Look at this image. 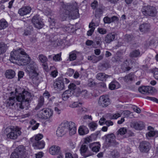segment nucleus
<instances>
[{"label":"nucleus","mask_w":158,"mask_h":158,"mask_svg":"<svg viewBox=\"0 0 158 158\" xmlns=\"http://www.w3.org/2000/svg\"><path fill=\"white\" fill-rule=\"evenodd\" d=\"M31 10V8L30 6H24L19 9L18 13L20 15L23 16L29 14Z\"/></svg>","instance_id":"nucleus-18"},{"label":"nucleus","mask_w":158,"mask_h":158,"mask_svg":"<svg viewBox=\"0 0 158 158\" xmlns=\"http://www.w3.org/2000/svg\"><path fill=\"white\" fill-rule=\"evenodd\" d=\"M15 71L12 69H8L6 70L5 73V77L8 79H12L15 75Z\"/></svg>","instance_id":"nucleus-21"},{"label":"nucleus","mask_w":158,"mask_h":158,"mask_svg":"<svg viewBox=\"0 0 158 158\" xmlns=\"http://www.w3.org/2000/svg\"><path fill=\"white\" fill-rule=\"evenodd\" d=\"M141 11L143 14L145 16L149 15L152 16H155L157 12L155 7L146 5L143 7Z\"/></svg>","instance_id":"nucleus-5"},{"label":"nucleus","mask_w":158,"mask_h":158,"mask_svg":"<svg viewBox=\"0 0 158 158\" xmlns=\"http://www.w3.org/2000/svg\"><path fill=\"white\" fill-rule=\"evenodd\" d=\"M69 89L68 90H70V91L73 92V94L78 96L75 93L77 91V89H76V86L73 83H71L69 86Z\"/></svg>","instance_id":"nucleus-35"},{"label":"nucleus","mask_w":158,"mask_h":158,"mask_svg":"<svg viewBox=\"0 0 158 158\" xmlns=\"http://www.w3.org/2000/svg\"><path fill=\"white\" fill-rule=\"evenodd\" d=\"M149 27V25L147 23H143L139 26V29L141 32H145L147 31Z\"/></svg>","instance_id":"nucleus-32"},{"label":"nucleus","mask_w":158,"mask_h":158,"mask_svg":"<svg viewBox=\"0 0 158 158\" xmlns=\"http://www.w3.org/2000/svg\"><path fill=\"white\" fill-rule=\"evenodd\" d=\"M152 72L153 73L154 78L158 80V69H153L152 70Z\"/></svg>","instance_id":"nucleus-48"},{"label":"nucleus","mask_w":158,"mask_h":158,"mask_svg":"<svg viewBox=\"0 0 158 158\" xmlns=\"http://www.w3.org/2000/svg\"><path fill=\"white\" fill-rule=\"evenodd\" d=\"M99 24L98 23L95 24L93 22L90 23L89 25V27L90 29L87 31V35L88 36H91L94 32L95 29V27L97 26Z\"/></svg>","instance_id":"nucleus-22"},{"label":"nucleus","mask_w":158,"mask_h":158,"mask_svg":"<svg viewBox=\"0 0 158 158\" xmlns=\"http://www.w3.org/2000/svg\"><path fill=\"white\" fill-rule=\"evenodd\" d=\"M24 75V73L23 72L21 71H19L18 73V80H20V79L23 77Z\"/></svg>","instance_id":"nucleus-55"},{"label":"nucleus","mask_w":158,"mask_h":158,"mask_svg":"<svg viewBox=\"0 0 158 158\" xmlns=\"http://www.w3.org/2000/svg\"><path fill=\"white\" fill-rule=\"evenodd\" d=\"M106 124L108 126H112L113 124V123L112 121H108L106 122Z\"/></svg>","instance_id":"nucleus-64"},{"label":"nucleus","mask_w":158,"mask_h":158,"mask_svg":"<svg viewBox=\"0 0 158 158\" xmlns=\"http://www.w3.org/2000/svg\"><path fill=\"white\" fill-rule=\"evenodd\" d=\"M56 107L54 108V110L56 113L59 114L61 112V107L62 106L61 102H59V103L56 104Z\"/></svg>","instance_id":"nucleus-33"},{"label":"nucleus","mask_w":158,"mask_h":158,"mask_svg":"<svg viewBox=\"0 0 158 158\" xmlns=\"http://www.w3.org/2000/svg\"><path fill=\"white\" fill-rule=\"evenodd\" d=\"M73 94V92H71L70 90L65 91L62 95V99L64 101L66 100L69 97L72 96Z\"/></svg>","instance_id":"nucleus-27"},{"label":"nucleus","mask_w":158,"mask_h":158,"mask_svg":"<svg viewBox=\"0 0 158 158\" xmlns=\"http://www.w3.org/2000/svg\"><path fill=\"white\" fill-rule=\"evenodd\" d=\"M4 132L6 134L7 138L15 139L21 135V129L17 127L10 126L7 127Z\"/></svg>","instance_id":"nucleus-3"},{"label":"nucleus","mask_w":158,"mask_h":158,"mask_svg":"<svg viewBox=\"0 0 158 158\" xmlns=\"http://www.w3.org/2000/svg\"><path fill=\"white\" fill-rule=\"evenodd\" d=\"M147 99L148 100L155 102L157 103H158V100L155 98L148 97H147Z\"/></svg>","instance_id":"nucleus-57"},{"label":"nucleus","mask_w":158,"mask_h":158,"mask_svg":"<svg viewBox=\"0 0 158 158\" xmlns=\"http://www.w3.org/2000/svg\"><path fill=\"white\" fill-rule=\"evenodd\" d=\"M44 102V98L42 96H41L39 99L38 105L40 106H41L43 104Z\"/></svg>","instance_id":"nucleus-56"},{"label":"nucleus","mask_w":158,"mask_h":158,"mask_svg":"<svg viewBox=\"0 0 158 158\" xmlns=\"http://www.w3.org/2000/svg\"><path fill=\"white\" fill-rule=\"evenodd\" d=\"M52 114V110L49 108H46L39 111L37 115L39 118L46 119L50 118Z\"/></svg>","instance_id":"nucleus-4"},{"label":"nucleus","mask_w":158,"mask_h":158,"mask_svg":"<svg viewBox=\"0 0 158 158\" xmlns=\"http://www.w3.org/2000/svg\"><path fill=\"white\" fill-rule=\"evenodd\" d=\"M32 21L35 27L38 29H41L43 26L44 24L40 18L39 15L35 16L32 19Z\"/></svg>","instance_id":"nucleus-7"},{"label":"nucleus","mask_w":158,"mask_h":158,"mask_svg":"<svg viewBox=\"0 0 158 158\" xmlns=\"http://www.w3.org/2000/svg\"><path fill=\"white\" fill-rule=\"evenodd\" d=\"M50 69L52 71L50 75L53 77H56L58 75V72L57 69L54 66L50 67Z\"/></svg>","instance_id":"nucleus-31"},{"label":"nucleus","mask_w":158,"mask_h":158,"mask_svg":"<svg viewBox=\"0 0 158 158\" xmlns=\"http://www.w3.org/2000/svg\"><path fill=\"white\" fill-rule=\"evenodd\" d=\"M105 137H106V141L108 142L109 143L111 144V145H113L115 138V136L114 134H111L105 135Z\"/></svg>","instance_id":"nucleus-24"},{"label":"nucleus","mask_w":158,"mask_h":158,"mask_svg":"<svg viewBox=\"0 0 158 158\" xmlns=\"http://www.w3.org/2000/svg\"><path fill=\"white\" fill-rule=\"evenodd\" d=\"M89 146L93 152L96 153L99 151L101 145L99 142H94L89 144Z\"/></svg>","instance_id":"nucleus-14"},{"label":"nucleus","mask_w":158,"mask_h":158,"mask_svg":"<svg viewBox=\"0 0 158 158\" xmlns=\"http://www.w3.org/2000/svg\"><path fill=\"white\" fill-rule=\"evenodd\" d=\"M38 58L40 61L43 63L42 65L44 69L46 71H48V67L46 63L47 61V58L44 55L41 54L39 56Z\"/></svg>","instance_id":"nucleus-15"},{"label":"nucleus","mask_w":158,"mask_h":158,"mask_svg":"<svg viewBox=\"0 0 158 158\" xmlns=\"http://www.w3.org/2000/svg\"><path fill=\"white\" fill-rule=\"evenodd\" d=\"M120 87L119 83L116 81H113L109 84V88L111 90L117 89Z\"/></svg>","instance_id":"nucleus-28"},{"label":"nucleus","mask_w":158,"mask_h":158,"mask_svg":"<svg viewBox=\"0 0 158 158\" xmlns=\"http://www.w3.org/2000/svg\"><path fill=\"white\" fill-rule=\"evenodd\" d=\"M127 129L125 127H122L120 128L117 131L118 136L122 135L127 132Z\"/></svg>","instance_id":"nucleus-38"},{"label":"nucleus","mask_w":158,"mask_h":158,"mask_svg":"<svg viewBox=\"0 0 158 158\" xmlns=\"http://www.w3.org/2000/svg\"><path fill=\"white\" fill-rule=\"evenodd\" d=\"M137 78V77L133 74H130L128 76H126L125 77V79L127 82L129 81L134 80Z\"/></svg>","instance_id":"nucleus-37"},{"label":"nucleus","mask_w":158,"mask_h":158,"mask_svg":"<svg viewBox=\"0 0 158 158\" xmlns=\"http://www.w3.org/2000/svg\"><path fill=\"white\" fill-rule=\"evenodd\" d=\"M89 132L88 128L85 126H80L78 129V133L80 135H84L88 134Z\"/></svg>","instance_id":"nucleus-19"},{"label":"nucleus","mask_w":158,"mask_h":158,"mask_svg":"<svg viewBox=\"0 0 158 158\" xmlns=\"http://www.w3.org/2000/svg\"><path fill=\"white\" fill-rule=\"evenodd\" d=\"M32 143L33 147L35 149H42L44 148L45 145V143L44 140L37 141Z\"/></svg>","instance_id":"nucleus-17"},{"label":"nucleus","mask_w":158,"mask_h":158,"mask_svg":"<svg viewBox=\"0 0 158 158\" xmlns=\"http://www.w3.org/2000/svg\"><path fill=\"white\" fill-rule=\"evenodd\" d=\"M148 129L149 130H151L149 132L146 134V136L151 137L153 136L157 137L158 135V131H154L153 128L151 126H149L148 127Z\"/></svg>","instance_id":"nucleus-23"},{"label":"nucleus","mask_w":158,"mask_h":158,"mask_svg":"<svg viewBox=\"0 0 158 158\" xmlns=\"http://www.w3.org/2000/svg\"><path fill=\"white\" fill-rule=\"evenodd\" d=\"M156 89L154 88L149 86H143L140 87L139 88V92L143 94L146 93H152Z\"/></svg>","instance_id":"nucleus-12"},{"label":"nucleus","mask_w":158,"mask_h":158,"mask_svg":"<svg viewBox=\"0 0 158 158\" xmlns=\"http://www.w3.org/2000/svg\"><path fill=\"white\" fill-rule=\"evenodd\" d=\"M80 151L81 155L85 157L92 155V153L89 150L88 146L86 145H82L80 148Z\"/></svg>","instance_id":"nucleus-10"},{"label":"nucleus","mask_w":158,"mask_h":158,"mask_svg":"<svg viewBox=\"0 0 158 158\" xmlns=\"http://www.w3.org/2000/svg\"><path fill=\"white\" fill-rule=\"evenodd\" d=\"M10 60L19 65H27L26 71L33 81L38 80L37 67L36 63L21 48L14 50L10 53Z\"/></svg>","instance_id":"nucleus-1"},{"label":"nucleus","mask_w":158,"mask_h":158,"mask_svg":"<svg viewBox=\"0 0 158 158\" xmlns=\"http://www.w3.org/2000/svg\"><path fill=\"white\" fill-rule=\"evenodd\" d=\"M139 147L140 150L142 152H147L149 149L150 144L146 142H142L140 143Z\"/></svg>","instance_id":"nucleus-16"},{"label":"nucleus","mask_w":158,"mask_h":158,"mask_svg":"<svg viewBox=\"0 0 158 158\" xmlns=\"http://www.w3.org/2000/svg\"><path fill=\"white\" fill-rule=\"evenodd\" d=\"M30 115L29 113L25 114L19 116L20 118H23L29 117Z\"/></svg>","instance_id":"nucleus-62"},{"label":"nucleus","mask_w":158,"mask_h":158,"mask_svg":"<svg viewBox=\"0 0 158 158\" xmlns=\"http://www.w3.org/2000/svg\"><path fill=\"white\" fill-rule=\"evenodd\" d=\"M140 55V52L138 50H135L132 52L130 55L131 57H136Z\"/></svg>","instance_id":"nucleus-47"},{"label":"nucleus","mask_w":158,"mask_h":158,"mask_svg":"<svg viewBox=\"0 0 158 158\" xmlns=\"http://www.w3.org/2000/svg\"><path fill=\"white\" fill-rule=\"evenodd\" d=\"M73 73V70L71 69H69L67 72V74L69 76H72Z\"/></svg>","instance_id":"nucleus-58"},{"label":"nucleus","mask_w":158,"mask_h":158,"mask_svg":"<svg viewBox=\"0 0 158 158\" xmlns=\"http://www.w3.org/2000/svg\"><path fill=\"white\" fill-rule=\"evenodd\" d=\"M116 35L112 33L107 34L105 37L104 41L106 43H109L113 41L115 39Z\"/></svg>","instance_id":"nucleus-25"},{"label":"nucleus","mask_w":158,"mask_h":158,"mask_svg":"<svg viewBox=\"0 0 158 158\" xmlns=\"http://www.w3.org/2000/svg\"><path fill=\"white\" fill-rule=\"evenodd\" d=\"M88 127L91 131H94L97 128L98 124L96 122H91L88 124Z\"/></svg>","instance_id":"nucleus-36"},{"label":"nucleus","mask_w":158,"mask_h":158,"mask_svg":"<svg viewBox=\"0 0 158 158\" xmlns=\"http://www.w3.org/2000/svg\"><path fill=\"white\" fill-rule=\"evenodd\" d=\"M99 105L103 107H106L110 104V101L107 95H102L100 96L98 102Z\"/></svg>","instance_id":"nucleus-6"},{"label":"nucleus","mask_w":158,"mask_h":158,"mask_svg":"<svg viewBox=\"0 0 158 158\" xmlns=\"http://www.w3.org/2000/svg\"><path fill=\"white\" fill-rule=\"evenodd\" d=\"M53 85L55 89L57 90H62L64 87L63 80L61 78L56 79L54 82Z\"/></svg>","instance_id":"nucleus-11"},{"label":"nucleus","mask_w":158,"mask_h":158,"mask_svg":"<svg viewBox=\"0 0 158 158\" xmlns=\"http://www.w3.org/2000/svg\"><path fill=\"white\" fill-rule=\"evenodd\" d=\"M7 48V46L3 43H2L0 44V54L5 52Z\"/></svg>","instance_id":"nucleus-41"},{"label":"nucleus","mask_w":158,"mask_h":158,"mask_svg":"<svg viewBox=\"0 0 158 158\" xmlns=\"http://www.w3.org/2000/svg\"><path fill=\"white\" fill-rule=\"evenodd\" d=\"M82 103H79L77 102H74L69 105V106L71 108H75L79 106V104H81Z\"/></svg>","instance_id":"nucleus-50"},{"label":"nucleus","mask_w":158,"mask_h":158,"mask_svg":"<svg viewBox=\"0 0 158 158\" xmlns=\"http://www.w3.org/2000/svg\"><path fill=\"white\" fill-rule=\"evenodd\" d=\"M43 137V135L42 134H38L35 135L32 137L30 139L31 141L33 143L34 142H36L39 141V140L42 139Z\"/></svg>","instance_id":"nucleus-26"},{"label":"nucleus","mask_w":158,"mask_h":158,"mask_svg":"<svg viewBox=\"0 0 158 158\" xmlns=\"http://www.w3.org/2000/svg\"><path fill=\"white\" fill-rule=\"evenodd\" d=\"M109 77V76L106 75L104 73H100L97 74L96 78L98 80L103 81L105 80L106 79Z\"/></svg>","instance_id":"nucleus-30"},{"label":"nucleus","mask_w":158,"mask_h":158,"mask_svg":"<svg viewBox=\"0 0 158 158\" xmlns=\"http://www.w3.org/2000/svg\"><path fill=\"white\" fill-rule=\"evenodd\" d=\"M98 31L99 33L101 34H104L106 32V30L102 28H98Z\"/></svg>","instance_id":"nucleus-52"},{"label":"nucleus","mask_w":158,"mask_h":158,"mask_svg":"<svg viewBox=\"0 0 158 158\" xmlns=\"http://www.w3.org/2000/svg\"><path fill=\"white\" fill-rule=\"evenodd\" d=\"M66 124L67 127V130H69V134L72 135L75 134L76 132V126L75 123L72 122H66Z\"/></svg>","instance_id":"nucleus-9"},{"label":"nucleus","mask_w":158,"mask_h":158,"mask_svg":"<svg viewBox=\"0 0 158 158\" xmlns=\"http://www.w3.org/2000/svg\"><path fill=\"white\" fill-rule=\"evenodd\" d=\"M7 26L8 23L4 19H2L0 20V30L5 28Z\"/></svg>","instance_id":"nucleus-34"},{"label":"nucleus","mask_w":158,"mask_h":158,"mask_svg":"<svg viewBox=\"0 0 158 158\" xmlns=\"http://www.w3.org/2000/svg\"><path fill=\"white\" fill-rule=\"evenodd\" d=\"M105 122V119L104 118H101L99 121V123L100 125H103Z\"/></svg>","instance_id":"nucleus-61"},{"label":"nucleus","mask_w":158,"mask_h":158,"mask_svg":"<svg viewBox=\"0 0 158 158\" xmlns=\"http://www.w3.org/2000/svg\"><path fill=\"white\" fill-rule=\"evenodd\" d=\"M43 97L45 98H46L47 99H48L49 98V97L50 96L48 92L47 91H46L43 94Z\"/></svg>","instance_id":"nucleus-60"},{"label":"nucleus","mask_w":158,"mask_h":158,"mask_svg":"<svg viewBox=\"0 0 158 158\" xmlns=\"http://www.w3.org/2000/svg\"><path fill=\"white\" fill-rule=\"evenodd\" d=\"M131 114V112L128 110L125 111L124 112L123 114L124 116L125 117H130V115Z\"/></svg>","instance_id":"nucleus-53"},{"label":"nucleus","mask_w":158,"mask_h":158,"mask_svg":"<svg viewBox=\"0 0 158 158\" xmlns=\"http://www.w3.org/2000/svg\"><path fill=\"white\" fill-rule=\"evenodd\" d=\"M86 44L87 45L90 46L93 44L92 41L90 40H88L86 42Z\"/></svg>","instance_id":"nucleus-63"},{"label":"nucleus","mask_w":158,"mask_h":158,"mask_svg":"<svg viewBox=\"0 0 158 158\" xmlns=\"http://www.w3.org/2000/svg\"><path fill=\"white\" fill-rule=\"evenodd\" d=\"M48 21L50 23V27L52 29L53 27L52 26H54L55 24V23L54 20L52 19L51 18H49L48 19Z\"/></svg>","instance_id":"nucleus-49"},{"label":"nucleus","mask_w":158,"mask_h":158,"mask_svg":"<svg viewBox=\"0 0 158 158\" xmlns=\"http://www.w3.org/2000/svg\"><path fill=\"white\" fill-rule=\"evenodd\" d=\"M129 107H131L133 110L136 112L139 113L140 112L141 110L140 109L135 106H124V108H127Z\"/></svg>","instance_id":"nucleus-39"},{"label":"nucleus","mask_w":158,"mask_h":158,"mask_svg":"<svg viewBox=\"0 0 158 158\" xmlns=\"http://www.w3.org/2000/svg\"><path fill=\"white\" fill-rule=\"evenodd\" d=\"M98 5V2L96 1H94L91 5V6L93 9H95Z\"/></svg>","instance_id":"nucleus-59"},{"label":"nucleus","mask_w":158,"mask_h":158,"mask_svg":"<svg viewBox=\"0 0 158 158\" xmlns=\"http://www.w3.org/2000/svg\"><path fill=\"white\" fill-rule=\"evenodd\" d=\"M66 122L62 123L59 126L56 131L57 135L58 137H62L67 131Z\"/></svg>","instance_id":"nucleus-8"},{"label":"nucleus","mask_w":158,"mask_h":158,"mask_svg":"<svg viewBox=\"0 0 158 158\" xmlns=\"http://www.w3.org/2000/svg\"><path fill=\"white\" fill-rule=\"evenodd\" d=\"M31 94L24 89L18 87L15 91H9L4 94V98L6 100L5 103L7 107H11L16 103L17 106L21 109L26 107L27 109L29 106L31 100Z\"/></svg>","instance_id":"nucleus-2"},{"label":"nucleus","mask_w":158,"mask_h":158,"mask_svg":"<svg viewBox=\"0 0 158 158\" xmlns=\"http://www.w3.org/2000/svg\"><path fill=\"white\" fill-rule=\"evenodd\" d=\"M122 111L121 110L119 112L112 114L110 116V118L112 119H117L121 116Z\"/></svg>","instance_id":"nucleus-42"},{"label":"nucleus","mask_w":158,"mask_h":158,"mask_svg":"<svg viewBox=\"0 0 158 158\" xmlns=\"http://www.w3.org/2000/svg\"><path fill=\"white\" fill-rule=\"evenodd\" d=\"M118 20V18L115 16L112 17L111 18L106 17L103 19L104 23H109L117 21Z\"/></svg>","instance_id":"nucleus-29"},{"label":"nucleus","mask_w":158,"mask_h":158,"mask_svg":"<svg viewBox=\"0 0 158 158\" xmlns=\"http://www.w3.org/2000/svg\"><path fill=\"white\" fill-rule=\"evenodd\" d=\"M65 157V158H78V156L76 154H72L70 153H66Z\"/></svg>","instance_id":"nucleus-45"},{"label":"nucleus","mask_w":158,"mask_h":158,"mask_svg":"<svg viewBox=\"0 0 158 158\" xmlns=\"http://www.w3.org/2000/svg\"><path fill=\"white\" fill-rule=\"evenodd\" d=\"M77 53L76 51H73L70 53L69 56V59L70 60L72 61L76 58V55Z\"/></svg>","instance_id":"nucleus-43"},{"label":"nucleus","mask_w":158,"mask_h":158,"mask_svg":"<svg viewBox=\"0 0 158 158\" xmlns=\"http://www.w3.org/2000/svg\"><path fill=\"white\" fill-rule=\"evenodd\" d=\"M60 150V147L59 146L57 145H52L49 148L48 151L51 155H56L59 153Z\"/></svg>","instance_id":"nucleus-13"},{"label":"nucleus","mask_w":158,"mask_h":158,"mask_svg":"<svg viewBox=\"0 0 158 158\" xmlns=\"http://www.w3.org/2000/svg\"><path fill=\"white\" fill-rule=\"evenodd\" d=\"M131 126L132 127H133L135 129L141 130L143 129L144 125L143 122H140L131 123Z\"/></svg>","instance_id":"nucleus-20"},{"label":"nucleus","mask_w":158,"mask_h":158,"mask_svg":"<svg viewBox=\"0 0 158 158\" xmlns=\"http://www.w3.org/2000/svg\"><path fill=\"white\" fill-rule=\"evenodd\" d=\"M61 53L55 55L53 57V60L55 61H59L62 60Z\"/></svg>","instance_id":"nucleus-46"},{"label":"nucleus","mask_w":158,"mask_h":158,"mask_svg":"<svg viewBox=\"0 0 158 158\" xmlns=\"http://www.w3.org/2000/svg\"><path fill=\"white\" fill-rule=\"evenodd\" d=\"M94 136V135L92 134L89 136L84 138V142L85 143H87L92 141L93 140V138Z\"/></svg>","instance_id":"nucleus-44"},{"label":"nucleus","mask_w":158,"mask_h":158,"mask_svg":"<svg viewBox=\"0 0 158 158\" xmlns=\"http://www.w3.org/2000/svg\"><path fill=\"white\" fill-rule=\"evenodd\" d=\"M30 123L31 125H33L32 127V129L33 130L37 129L39 126V123H36V121L34 120L31 121Z\"/></svg>","instance_id":"nucleus-40"},{"label":"nucleus","mask_w":158,"mask_h":158,"mask_svg":"<svg viewBox=\"0 0 158 158\" xmlns=\"http://www.w3.org/2000/svg\"><path fill=\"white\" fill-rule=\"evenodd\" d=\"M87 84L89 86H94L95 84L94 80L92 78L89 79L88 80Z\"/></svg>","instance_id":"nucleus-51"},{"label":"nucleus","mask_w":158,"mask_h":158,"mask_svg":"<svg viewBox=\"0 0 158 158\" xmlns=\"http://www.w3.org/2000/svg\"><path fill=\"white\" fill-rule=\"evenodd\" d=\"M44 153L42 152H39L35 154L36 158H41L44 156Z\"/></svg>","instance_id":"nucleus-54"}]
</instances>
